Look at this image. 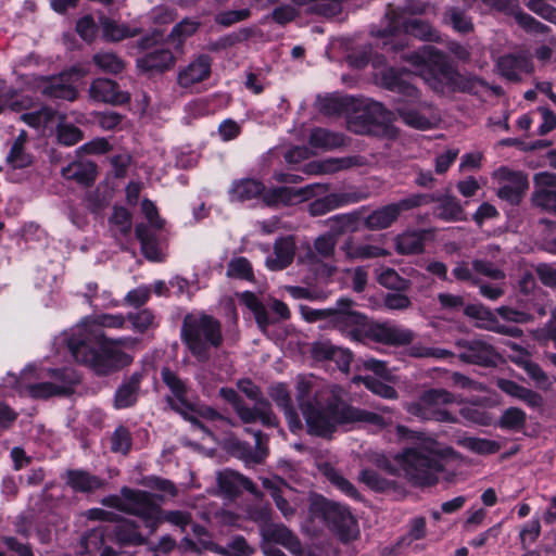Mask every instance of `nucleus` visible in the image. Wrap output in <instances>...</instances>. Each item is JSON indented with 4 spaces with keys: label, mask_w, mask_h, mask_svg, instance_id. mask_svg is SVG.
<instances>
[{
    "label": "nucleus",
    "mask_w": 556,
    "mask_h": 556,
    "mask_svg": "<svg viewBox=\"0 0 556 556\" xmlns=\"http://www.w3.org/2000/svg\"><path fill=\"white\" fill-rule=\"evenodd\" d=\"M426 231H407L396 238V252L403 255L421 253Z\"/></svg>",
    "instance_id": "obj_42"
},
{
    "label": "nucleus",
    "mask_w": 556,
    "mask_h": 556,
    "mask_svg": "<svg viewBox=\"0 0 556 556\" xmlns=\"http://www.w3.org/2000/svg\"><path fill=\"white\" fill-rule=\"evenodd\" d=\"M377 280L382 287L399 292L407 291L412 285L408 279L401 277L393 268L382 269L379 273Z\"/></svg>",
    "instance_id": "obj_54"
},
{
    "label": "nucleus",
    "mask_w": 556,
    "mask_h": 556,
    "mask_svg": "<svg viewBox=\"0 0 556 556\" xmlns=\"http://www.w3.org/2000/svg\"><path fill=\"white\" fill-rule=\"evenodd\" d=\"M308 142L314 148L333 150L345 144L344 136L325 128H314L311 131Z\"/></svg>",
    "instance_id": "obj_40"
},
{
    "label": "nucleus",
    "mask_w": 556,
    "mask_h": 556,
    "mask_svg": "<svg viewBox=\"0 0 556 556\" xmlns=\"http://www.w3.org/2000/svg\"><path fill=\"white\" fill-rule=\"evenodd\" d=\"M219 394L225 401L231 404L240 421L244 425V432L253 435L255 439L254 447L248 444H238L239 447H242L241 457L247 462H263L268 453V437L261 430L254 429L251 426L252 413L250 412V406L241 399L237 391L231 388H222Z\"/></svg>",
    "instance_id": "obj_7"
},
{
    "label": "nucleus",
    "mask_w": 556,
    "mask_h": 556,
    "mask_svg": "<svg viewBox=\"0 0 556 556\" xmlns=\"http://www.w3.org/2000/svg\"><path fill=\"white\" fill-rule=\"evenodd\" d=\"M341 250L349 260H370L386 257L390 252L379 245L361 243L355 244L352 238L346 239L341 245Z\"/></svg>",
    "instance_id": "obj_33"
},
{
    "label": "nucleus",
    "mask_w": 556,
    "mask_h": 556,
    "mask_svg": "<svg viewBox=\"0 0 556 556\" xmlns=\"http://www.w3.org/2000/svg\"><path fill=\"white\" fill-rule=\"evenodd\" d=\"M399 218L393 203L378 207L364 218V226L369 230H382L391 227Z\"/></svg>",
    "instance_id": "obj_35"
},
{
    "label": "nucleus",
    "mask_w": 556,
    "mask_h": 556,
    "mask_svg": "<svg viewBox=\"0 0 556 556\" xmlns=\"http://www.w3.org/2000/svg\"><path fill=\"white\" fill-rule=\"evenodd\" d=\"M294 254L295 242L293 237H281L275 241L274 256L266 260V266L270 270H282L293 262Z\"/></svg>",
    "instance_id": "obj_28"
},
{
    "label": "nucleus",
    "mask_w": 556,
    "mask_h": 556,
    "mask_svg": "<svg viewBox=\"0 0 556 556\" xmlns=\"http://www.w3.org/2000/svg\"><path fill=\"white\" fill-rule=\"evenodd\" d=\"M131 433L124 427H117L111 437V450L114 453H121L127 455L131 448Z\"/></svg>",
    "instance_id": "obj_57"
},
{
    "label": "nucleus",
    "mask_w": 556,
    "mask_h": 556,
    "mask_svg": "<svg viewBox=\"0 0 556 556\" xmlns=\"http://www.w3.org/2000/svg\"><path fill=\"white\" fill-rule=\"evenodd\" d=\"M220 555L224 556H252L255 553V547L250 545L243 535L232 536Z\"/></svg>",
    "instance_id": "obj_59"
},
{
    "label": "nucleus",
    "mask_w": 556,
    "mask_h": 556,
    "mask_svg": "<svg viewBox=\"0 0 556 556\" xmlns=\"http://www.w3.org/2000/svg\"><path fill=\"white\" fill-rule=\"evenodd\" d=\"M65 482L74 492L92 493L104 485V480L83 469L66 470Z\"/></svg>",
    "instance_id": "obj_29"
},
{
    "label": "nucleus",
    "mask_w": 556,
    "mask_h": 556,
    "mask_svg": "<svg viewBox=\"0 0 556 556\" xmlns=\"http://www.w3.org/2000/svg\"><path fill=\"white\" fill-rule=\"evenodd\" d=\"M405 34L424 41L439 42L440 34L429 23L420 18H408L403 23Z\"/></svg>",
    "instance_id": "obj_41"
},
{
    "label": "nucleus",
    "mask_w": 556,
    "mask_h": 556,
    "mask_svg": "<svg viewBox=\"0 0 556 556\" xmlns=\"http://www.w3.org/2000/svg\"><path fill=\"white\" fill-rule=\"evenodd\" d=\"M430 203H433V195L428 193H415L401 199L399 202L393 203V205L397 208V214L400 216L404 211L417 208Z\"/></svg>",
    "instance_id": "obj_63"
},
{
    "label": "nucleus",
    "mask_w": 556,
    "mask_h": 556,
    "mask_svg": "<svg viewBox=\"0 0 556 556\" xmlns=\"http://www.w3.org/2000/svg\"><path fill=\"white\" fill-rule=\"evenodd\" d=\"M163 382L169 388L176 400L172 397H167V403L169 407L177 413L181 414L185 419L189 420L191 425L197 428L205 431L204 425L194 416L188 413L190 408L187 400V387L186 383L169 368H163L161 371Z\"/></svg>",
    "instance_id": "obj_15"
},
{
    "label": "nucleus",
    "mask_w": 556,
    "mask_h": 556,
    "mask_svg": "<svg viewBox=\"0 0 556 556\" xmlns=\"http://www.w3.org/2000/svg\"><path fill=\"white\" fill-rule=\"evenodd\" d=\"M126 317L122 314H100L85 318L78 324L71 336L87 338L93 341H103L108 337L104 334V328L123 329Z\"/></svg>",
    "instance_id": "obj_12"
},
{
    "label": "nucleus",
    "mask_w": 556,
    "mask_h": 556,
    "mask_svg": "<svg viewBox=\"0 0 556 556\" xmlns=\"http://www.w3.org/2000/svg\"><path fill=\"white\" fill-rule=\"evenodd\" d=\"M92 62L99 71L106 74H119L124 71L125 61L112 51H99L93 54Z\"/></svg>",
    "instance_id": "obj_44"
},
{
    "label": "nucleus",
    "mask_w": 556,
    "mask_h": 556,
    "mask_svg": "<svg viewBox=\"0 0 556 556\" xmlns=\"http://www.w3.org/2000/svg\"><path fill=\"white\" fill-rule=\"evenodd\" d=\"M212 60L206 54H201L181 68L177 75V83L184 89L202 83L211 75Z\"/></svg>",
    "instance_id": "obj_20"
},
{
    "label": "nucleus",
    "mask_w": 556,
    "mask_h": 556,
    "mask_svg": "<svg viewBox=\"0 0 556 556\" xmlns=\"http://www.w3.org/2000/svg\"><path fill=\"white\" fill-rule=\"evenodd\" d=\"M135 231L144 256L151 261H157L160 253L154 233L144 224L137 225Z\"/></svg>",
    "instance_id": "obj_52"
},
{
    "label": "nucleus",
    "mask_w": 556,
    "mask_h": 556,
    "mask_svg": "<svg viewBox=\"0 0 556 556\" xmlns=\"http://www.w3.org/2000/svg\"><path fill=\"white\" fill-rule=\"evenodd\" d=\"M58 141L64 146H74L78 143L84 135L83 131L73 124L60 123L56 127Z\"/></svg>",
    "instance_id": "obj_61"
},
{
    "label": "nucleus",
    "mask_w": 556,
    "mask_h": 556,
    "mask_svg": "<svg viewBox=\"0 0 556 556\" xmlns=\"http://www.w3.org/2000/svg\"><path fill=\"white\" fill-rule=\"evenodd\" d=\"M67 349L74 359L88 367L94 375L106 377L128 367L134 357L129 353L87 338L70 336L66 339Z\"/></svg>",
    "instance_id": "obj_2"
},
{
    "label": "nucleus",
    "mask_w": 556,
    "mask_h": 556,
    "mask_svg": "<svg viewBox=\"0 0 556 556\" xmlns=\"http://www.w3.org/2000/svg\"><path fill=\"white\" fill-rule=\"evenodd\" d=\"M371 340L389 345H405L414 340V332L391 323H372L367 320L363 342Z\"/></svg>",
    "instance_id": "obj_13"
},
{
    "label": "nucleus",
    "mask_w": 556,
    "mask_h": 556,
    "mask_svg": "<svg viewBox=\"0 0 556 556\" xmlns=\"http://www.w3.org/2000/svg\"><path fill=\"white\" fill-rule=\"evenodd\" d=\"M359 479L374 491L384 492L393 489V483L371 469H364L359 473Z\"/></svg>",
    "instance_id": "obj_64"
},
{
    "label": "nucleus",
    "mask_w": 556,
    "mask_h": 556,
    "mask_svg": "<svg viewBox=\"0 0 556 556\" xmlns=\"http://www.w3.org/2000/svg\"><path fill=\"white\" fill-rule=\"evenodd\" d=\"M154 314L148 308H143L137 313H128L126 319L131 323L136 332L143 333L154 326Z\"/></svg>",
    "instance_id": "obj_62"
},
{
    "label": "nucleus",
    "mask_w": 556,
    "mask_h": 556,
    "mask_svg": "<svg viewBox=\"0 0 556 556\" xmlns=\"http://www.w3.org/2000/svg\"><path fill=\"white\" fill-rule=\"evenodd\" d=\"M216 482L219 493L229 498L238 496L242 489L258 495L254 483L250 479L230 469L217 472Z\"/></svg>",
    "instance_id": "obj_22"
},
{
    "label": "nucleus",
    "mask_w": 556,
    "mask_h": 556,
    "mask_svg": "<svg viewBox=\"0 0 556 556\" xmlns=\"http://www.w3.org/2000/svg\"><path fill=\"white\" fill-rule=\"evenodd\" d=\"M97 167L91 162H73L62 168V176L67 180H74L83 186L93 184Z\"/></svg>",
    "instance_id": "obj_36"
},
{
    "label": "nucleus",
    "mask_w": 556,
    "mask_h": 556,
    "mask_svg": "<svg viewBox=\"0 0 556 556\" xmlns=\"http://www.w3.org/2000/svg\"><path fill=\"white\" fill-rule=\"evenodd\" d=\"M262 483L263 486L270 492V495L282 516L287 519L291 518L294 515L295 509L283 497V489L288 488L287 483L280 478H265Z\"/></svg>",
    "instance_id": "obj_38"
},
{
    "label": "nucleus",
    "mask_w": 556,
    "mask_h": 556,
    "mask_svg": "<svg viewBox=\"0 0 556 556\" xmlns=\"http://www.w3.org/2000/svg\"><path fill=\"white\" fill-rule=\"evenodd\" d=\"M366 161L363 156H344V157H329L320 161L321 174H334L342 169H348L355 166L365 165Z\"/></svg>",
    "instance_id": "obj_50"
},
{
    "label": "nucleus",
    "mask_w": 556,
    "mask_h": 556,
    "mask_svg": "<svg viewBox=\"0 0 556 556\" xmlns=\"http://www.w3.org/2000/svg\"><path fill=\"white\" fill-rule=\"evenodd\" d=\"M141 380V372H134L131 376L123 380V382L116 389L114 395L115 408L124 409L131 407L137 403L140 392Z\"/></svg>",
    "instance_id": "obj_27"
},
{
    "label": "nucleus",
    "mask_w": 556,
    "mask_h": 556,
    "mask_svg": "<svg viewBox=\"0 0 556 556\" xmlns=\"http://www.w3.org/2000/svg\"><path fill=\"white\" fill-rule=\"evenodd\" d=\"M455 402L456 396L446 389L431 388L422 391L415 401L405 403L404 408L409 415L424 421L454 424L456 418L445 406Z\"/></svg>",
    "instance_id": "obj_6"
},
{
    "label": "nucleus",
    "mask_w": 556,
    "mask_h": 556,
    "mask_svg": "<svg viewBox=\"0 0 556 556\" xmlns=\"http://www.w3.org/2000/svg\"><path fill=\"white\" fill-rule=\"evenodd\" d=\"M226 276L232 279L252 281L254 273L250 261L243 256L232 257L228 265Z\"/></svg>",
    "instance_id": "obj_53"
},
{
    "label": "nucleus",
    "mask_w": 556,
    "mask_h": 556,
    "mask_svg": "<svg viewBox=\"0 0 556 556\" xmlns=\"http://www.w3.org/2000/svg\"><path fill=\"white\" fill-rule=\"evenodd\" d=\"M114 535L121 545H141L144 540L137 527L130 522H122L114 527Z\"/></svg>",
    "instance_id": "obj_55"
},
{
    "label": "nucleus",
    "mask_w": 556,
    "mask_h": 556,
    "mask_svg": "<svg viewBox=\"0 0 556 556\" xmlns=\"http://www.w3.org/2000/svg\"><path fill=\"white\" fill-rule=\"evenodd\" d=\"M316 508L327 525L331 527L342 540L348 541L356 536V520L345 506L336 502L321 500L316 503Z\"/></svg>",
    "instance_id": "obj_10"
},
{
    "label": "nucleus",
    "mask_w": 556,
    "mask_h": 556,
    "mask_svg": "<svg viewBox=\"0 0 556 556\" xmlns=\"http://www.w3.org/2000/svg\"><path fill=\"white\" fill-rule=\"evenodd\" d=\"M181 340L191 355L201 363L211 358V350L218 349L224 342L222 325L211 315H187L181 326Z\"/></svg>",
    "instance_id": "obj_4"
},
{
    "label": "nucleus",
    "mask_w": 556,
    "mask_h": 556,
    "mask_svg": "<svg viewBox=\"0 0 556 556\" xmlns=\"http://www.w3.org/2000/svg\"><path fill=\"white\" fill-rule=\"evenodd\" d=\"M503 178L507 184L497 190L498 198L508 201L510 204H518L529 188L527 176L521 172L502 169Z\"/></svg>",
    "instance_id": "obj_24"
},
{
    "label": "nucleus",
    "mask_w": 556,
    "mask_h": 556,
    "mask_svg": "<svg viewBox=\"0 0 556 556\" xmlns=\"http://www.w3.org/2000/svg\"><path fill=\"white\" fill-rule=\"evenodd\" d=\"M396 112L407 126L418 130L432 129L440 122V115L431 105H426L420 111L406 104H401L396 108Z\"/></svg>",
    "instance_id": "obj_18"
},
{
    "label": "nucleus",
    "mask_w": 556,
    "mask_h": 556,
    "mask_svg": "<svg viewBox=\"0 0 556 556\" xmlns=\"http://www.w3.org/2000/svg\"><path fill=\"white\" fill-rule=\"evenodd\" d=\"M402 59L416 67L419 75L435 91L443 89L442 77L452 79L455 74L446 54L432 46H422L416 51L403 54Z\"/></svg>",
    "instance_id": "obj_5"
},
{
    "label": "nucleus",
    "mask_w": 556,
    "mask_h": 556,
    "mask_svg": "<svg viewBox=\"0 0 556 556\" xmlns=\"http://www.w3.org/2000/svg\"><path fill=\"white\" fill-rule=\"evenodd\" d=\"M338 239L336 235L325 232L315 238L313 245H308L307 253L300 256L302 263L315 264L319 260H330L334 256Z\"/></svg>",
    "instance_id": "obj_26"
},
{
    "label": "nucleus",
    "mask_w": 556,
    "mask_h": 556,
    "mask_svg": "<svg viewBox=\"0 0 556 556\" xmlns=\"http://www.w3.org/2000/svg\"><path fill=\"white\" fill-rule=\"evenodd\" d=\"M471 265L476 274L485 276L492 280L501 281L506 278L505 271L486 258H475Z\"/></svg>",
    "instance_id": "obj_56"
},
{
    "label": "nucleus",
    "mask_w": 556,
    "mask_h": 556,
    "mask_svg": "<svg viewBox=\"0 0 556 556\" xmlns=\"http://www.w3.org/2000/svg\"><path fill=\"white\" fill-rule=\"evenodd\" d=\"M496 68L501 76L509 81H519L521 73H530L532 64L530 59L522 54H505L497 59Z\"/></svg>",
    "instance_id": "obj_25"
},
{
    "label": "nucleus",
    "mask_w": 556,
    "mask_h": 556,
    "mask_svg": "<svg viewBox=\"0 0 556 556\" xmlns=\"http://www.w3.org/2000/svg\"><path fill=\"white\" fill-rule=\"evenodd\" d=\"M33 86L49 99L74 101L77 97V90L71 83L68 75L36 77L34 78Z\"/></svg>",
    "instance_id": "obj_16"
},
{
    "label": "nucleus",
    "mask_w": 556,
    "mask_h": 556,
    "mask_svg": "<svg viewBox=\"0 0 556 556\" xmlns=\"http://www.w3.org/2000/svg\"><path fill=\"white\" fill-rule=\"evenodd\" d=\"M311 352L316 361H336L341 367H349L351 363V353L333 345L330 341L313 343Z\"/></svg>",
    "instance_id": "obj_32"
},
{
    "label": "nucleus",
    "mask_w": 556,
    "mask_h": 556,
    "mask_svg": "<svg viewBox=\"0 0 556 556\" xmlns=\"http://www.w3.org/2000/svg\"><path fill=\"white\" fill-rule=\"evenodd\" d=\"M34 155L27 151L26 147L10 143L9 151L5 156V165L12 170L24 169L31 166Z\"/></svg>",
    "instance_id": "obj_48"
},
{
    "label": "nucleus",
    "mask_w": 556,
    "mask_h": 556,
    "mask_svg": "<svg viewBox=\"0 0 556 556\" xmlns=\"http://www.w3.org/2000/svg\"><path fill=\"white\" fill-rule=\"evenodd\" d=\"M353 103L348 96H328L319 100V111L328 116L340 115L346 112Z\"/></svg>",
    "instance_id": "obj_51"
},
{
    "label": "nucleus",
    "mask_w": 556,
    "mask_h": 556,
    "mask_svg": "<svg viewBox=\"0 0 556 556\" xmlns=\"http://www.w3.org/2000/svg\"><path fill=\"white\" fill-rule=\"evenodd\" d=\"M123 498L111 496L103 500V504L119 510L139 516L144 527L153 533L160 521V507L154 503L152 495L146 491H135L127 488L122 490Z\"/></svg>",
    "instance_id": "obj_8"
},
{
    "label": "nucleus",
    "mask_w": 556,
    "mask_h": 556,
    "mask_svg": "<svg viewBox=\"0 0 556 556\" xmlns=\"http://www.w3.org/2000/svg\"><path fill=\"white\" fill-rule=\"evenodd\" d=\"M88 92L90 99L103 103L124 104L130 99L127 92L119 89L116 81L102 77L91 83Z\"/></svg>",
    "instance_id": "obj_19"
},
{
    "label": "nucleus",
    "mask_w": 556,
    "mask_h": 556,
    "mask_svg": "<svg viewBox=\"0 0 556 556\" xmlns=\"http://www.w3.org/2000/svg\"><path fill=\"white\" fill-rule=\"evenodd\" d=\"M363 199H365V197L356 192L330 193L311 202L307 206V211L312 216H321L338 207L356 203Z\"/></svg>",
    "instance_id": "obj_23"
},
{
    "label": "nucleus",
    "mask_w": 556,
    "mask_h": 556,
    "mask_svg": "<svg viewBox=\"0 0 556 556\" xmlns=\"http://www.w3.org/2000/svg\"><path fill=\"white\" fill-rule=\"evenodd\" d=\"M237 386L248 399L254 401V405L250 406V412L252 413L251 426L257 421L267 428L277 427L279 425L270 402L264 397L260 387L249 379L239 380Z\"/></svg>",
    "instance_id": "obj_11"
},
{
    "label": "nucleus",
    "mask_w": 556,
    "mask_h": 556,
    "mask_svg": "<svg viewBox=\"0 0 556 556\" xmlns=\"http://www.w3.org/2000/svg\"><path fill=\"white\" fill-rule=\"evenodd\" d=\"M268 394L275 404L282 409L287 419L289 429L292 432H298L303 428L302 421L299 414L296 413L291 394L288 390L287 384L276 383L268 388Z\"/></svg>",
    "instance_id": "obj_21"
},
{
    "label": "nucleus",
    "mask_w": 556,
    "mask_h": 556,
    "mask_svg": "<svg viewBox=\"0 0 556 556\" xmlns=\"http://www.w3.org/2000/svg\"><path fill=\"white\" fill-rule=\"evenodd\" d=\"M311 389L309 380L299 379L296 401L311 435L329 439L340 425L357 424L382 429L391 424V419L384 417L390 413L387 406L370 412L342 401L336 388H321L313 394Z\"/></svg>",
    "instance_id": "obj_1"
},
{
    "label": "nucleus",
    "mask_w": 556,
    "mask_h": 556,
    "mask_svg": "<svg viewBox=\"0 0 556 556\" xmlns=\"http://www.w3.org/2000/svg\"><path fill=\"white\" fill-rule=\"evenodd\" d=\"M324 475L331 482V484L337 486L348 496L353 498H359V493L357 492L355 486L348 479H345L337 469H334L333 467H326L324 470Z\"/></svg>",
    "instance_id": "obj_58"
},
{
    "label": "nucleus",
    "mask_w": 556,
    "mask_h": 556,
    "mask_svg": "<svg viewBox=\"0 0 556 556\" xmlns=\"http://www.w3.org/2000/svg\"><path fill=\"white\" fill-rule=\"evenodd\" d=\"M399 463L408 481L414 485L429 486L438 482V473L443 470L441 445L433 440L424 441L406 448Z\"/></svg>",
    "instance_id": "obj_3"
},
{
    "label": "nucleus",
    "mask_w": 556,
    "mask_h": 556,
    "mask_svg": "<svg viewBox=\"0 0 556 556\" xmlns=\"http://www.w3.org/2000/svg\"><path fill=\"white\" fill-rule=\"evenodd\" d=\"M102 36L105 40L116 42L126 38L138 36L141 30L138 27H130L126 24H118L116 21L101 16L99 18Z\"/></svg>",
    "instance_id": "obj_34"
},
{
    "label": "nucleus",
    "mask_w": 556,
    "mask_h": 556,
    "mask_svg": "<svg viewBox=\"0 0 556 556\" xmlns=\"http://www.w3.org/2000/svg\"><path fill=\"white\" fill-rule=\"evenodd\" d=\"M433 203L437 205L433 207V215L445 222H457L465 219L464 208L459 201L450 194L432 193Z\"/></svg>",
    "instance_id": "obj_30"
},
{
    "label": "nucleus",
    "mask_w": 556,
    "mask_h": 556,
    "mask_svg": "<svg viewBox=\"0 0 556 556\" xmlns=\"http://www.w3.org/2000/svg\"><path fill=\"white\" fill-rule=\"evenodd\" d=\"M264 191L265 186L263 182L252 178H244L232 182L230 197L231 200L244 202L263 195Z\"/></svg>",
    "instance_id": "obj_37"
},
{
    "label": "nucleus",
    "mask_w": 556,
    "mask_h": 556,
    "mask_svg": "<svg viewBox=\"0 0 556 556\" xmlns=\"http://www.w3.org/2000/svg\"><path fill=\"white\" fill-rule=\"evenodd\" d=\"M109 226L115 238L127 236L132 227V216L130 212L123 206L115 205L109 218Z\"/></svg>",
    "instance_id": "obj_45"
},
{
    "label": "nucleus",
    "mask_w": 556,
    "mask_h": 556,
    "mask_svg": "<svg viewBox=\"0 0 556 556\" xmlns=\"http://www.w3.org/2000/svg\"><path fill=\"white\" fill-rule=\"evenodd\" d=\"M526 424V413L517 407H509L504 410L498 426L507 430H519Z\"/></svg>",
    "instance_id": "obj_60"
},
{
    "label": "nucleus",
    "mask_w": 556,
    "mask_h": 556,
    "mask_svg": "<svg viewBox=\"0 0 556 556\" xmlns=\"http://www.w3.org/2000/svg\"><path fill=\"white\" fill-rule=\"evenodd\" d=\"M497 387L506 394L523 401L531 407L540 406L542 403V396L539 393L527 389L513 380L500 379L497 381Z\"/></svg>",
    "instance_id": "obj_39"
},
{
    "label": "nucleus",
    "mask_w": 556,
    "mask_h": 556,
    "mask_svg": "<svg viewBox=\"0 0 556 556\" xmlns=\"http://www.w3.org/2000/svg\"><path fill=\"white\" fill-rule=\"evenodd\" d=\"M356 303L350 298H340L332 307L330 326L354 342H363L367 316L354 309Z\"/></svg>",
    "instance_id": "obj_9"
},
{
    "label": "nucleus",
    "mask_w": 556,
    "mask_h": 556,
    "mask_svg": "<svg viewBox=\"0 0 556 556\" xmlns=\"http://www.w3.org/2000/svg\"><path fill=\"white\" fill-rule=\"evenodd\" d=\"M263 543H276L282 545L291 554L301 556L303 547L299 538L282 523H264L260 527Z\"/></svg>",
    "instance_id": "obj_17"
},
{
    "label": "nucleus",
    "mask_w": 556,
    "mask_h": 556,
    "mask_svg": "<svg viewBox=\"0 0 556 556\" xmlns=\"http://www.w3.org/2000/svg\"><path fill=\"white\" fill-rule=\"evenodd\" d=\"M458 445L479 455H491L497 453L502 445L494 440L463 437L457 440Z\"/></svg>",
    "instance_id": "obj_46"
},
{
    "label": "nucleus",
    "mask_w": 556,
    "mask_h": 556,
    "mask_svg": "<svg viewBox=\"0 0 556 556\" xmlns=\"http://www.w3.org/2000/svg\"><path fill=\"white\" fill-rule=\"evenodd\" d=\"M240 301L254 314L257 325L265 329L271 324L268 313L264 304L258 298L250 291H244L240 294Z\"/></svg>",
    "instance_id": "obj_49"
},
{
    "label": "nucleus",
    "mask_w": 556,
    "mask_h": 556,
    "mask_svg": "<svg viewBox=\"0 0 556 556\" xmlns=\"http://www.w3.org/2000/svg\"><path fill=\"white\" fill-rule=\"evenodd\" d=\"M175 58L170 50L156 48L137 59V67L142 72H163L173 66Z\"/></svg>",
    "instance_id": "obj_31"
},
{
    "label": "nucleus",
    "mask_w": 556,
    "mask_h": 556,
    "mask_svg": "<svg viewBox=\"0 0 556 556\" xmlns=\"http://www.w3.org/2000/svg\"><path fill=\"white\" fill-rule=\"evenodd\" d=\"M455 345L459 349L458 357L464 363L489 367L495 366L500 358L495 349L481 339H460Z\"/></svg>",
    "instance_id": "obj_14"
},
{
    "label": "nucleus",
    "mask_w": 556,
    "mask_h": 556,
    "mask_svg": "<svg viewBox=\"0 0 556 556\" xmlns=\"http://www.w3.org/2000/svg\"><path fill=\"white\" fill-rule=\"evenodd\" d=\"M304 190H294L288 187L273 188L263 193V201L268 206H276L279 204L289 205L293 203L296 198H303Z\"/></svg>",
    "instance_id": "obj_43"
},
{
    "label": "nucleus",
    "mask_w": 556,
    "mask_h": 556,
    "mask_svg": "<svg viewBox=\"0 0 556 556\" xmlns=\"http://www.w3.org/2000/svg\"><path fill=\"white\" fill-rule=\"evenodd\" d=\"M358 220V212L332 216L327 220V225L330 229L328 232L336 235V238L338 239L340 235L356 231Z\"/></svg>",
    "instance_id": "obj_47"
}]
</instances>
